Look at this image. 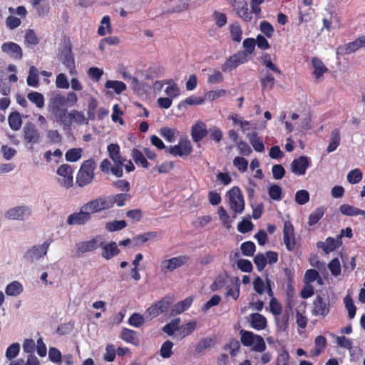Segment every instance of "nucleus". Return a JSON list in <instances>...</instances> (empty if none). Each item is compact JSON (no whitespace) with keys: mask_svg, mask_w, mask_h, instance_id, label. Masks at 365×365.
Listing matches in <instances>:
<instances>
[{"mask_svg":"<svg viewBox=\"0 0 365 365\" xmlns=\"http://www.w3.org/2000/svg\"><path fill=\"white\" fill-rule=\"evenodd\" d=\"M53 240L48 239L41 245H34L28 248L23 255V259L29 264H33L47 255L48 248Z\"/></svg>","mask_w":365,"mask_h":365,"instance_id":"obj_1","label":"nucleus"},{"mask_svg":"<svg viewBox=\"0 0 365 365\" xmlns=\"http://www.w3.org/2000/svg\"><path fill=\"white\" fill-rule=\"evenodd\" d=\"M96 165L93 159L85 160L81 165L76 176V183L80 187L90 184L94 178Z\"/></svg>","mask_w":365,"mask_h":365,"instance_id":"obj_2","label":"nucleus"},{"mask_svg":"<svg viewBox=\"0 0 365 365\" xmlns=\"http://www.w3.org/2000/svg\"><path fill=\"white\" fill-rule=\"evenodd\" d=\"M109 157L114 163L112 168V174L118 178L123 176V166L125 159L120 154V146L115 143H111L107 148Z\"/></svg>","mask_w":365,"mask_h":365,"instance_id":"obj_3","label":"nucleus"},{"mask_svg":"<svg viewBox=\"0 0 365 365\" xmlns=\"http://www.w3.org/2000/svg\"><path fill=\"white\" fill-rule=\"evenodd\" d=\"M32 209L28 205H17L8 209L4 217L8 220L25 221L31 215Z\"/></svg>","mask_w":365,"mask_h":365,"instance_id":"obj_4","label":"nucleus"},{"mask_svg":"<svg viewBox=\"0 0 365 365\" xmlns=\"http://www.w3.org/2000/svg\"><path fill=\"white\" fill-rule=\"evenodd\" d=\"M174 302V299L170 295H167L161 300L149 307L146 312V317L155 318L163 312L167 311Z\"/></svg>","mask_w":365,"mask_h":365,"instance_id":"obj_5","label":"nucleus"},{"mask_svg":"<svg viewBox=\"0 0 365 365\" xmlns=\"http://www.w3.org/2000/svg\"><path fill=\"white\" fill-rule=\"evenodd\" d=\"M190 257L187 255H179L168 259H163L160 262V269L163 272H171L175 269L185 265Z\"/></svg>","mask_w":365,"mask_h":365,"instance_id":"obj_6","label":"nucleus"},{"mask_svg":"<svg viewBox=\"0 0 365 365\" xmlns=\"http://www.w3.org/2000/svg\"><path fill=\"white\" fill-rule=\"evenodd\" d=\"M230 208L237 213H242L245 208L244 198L239 187H234L228 192Z\"/></svg>","mask_w":365,"mask_h":365,"instance_id":"obj_7","label":"nucleus"},{"mask_svg":"<svg viewBox=\"0 0 365 365\" xmlns=\"http://www.w3.org/2000/svg\"><path fill=\"white\" fill-rule=\"evenodd\" d=\"M24 140L26 143L29 150H33V145L38 143L40 133L36 125L32 123H27L23 128Z\"/></svg>","mask_w":365,"mask_h":365,"instance_id":"obj_8","label":"nucleus"},{"mask_svg":"<svg viewBox=\"0 0 365 365\" xmlns=\"http://www.w3.org/2000/svg\"><path fill=\"white\" fill-rule=\"evenodd\" d=\"M102 245L103 237L101 236H96L88 241L79 242L76 244V255L80 257L86 252L94 251Z\"/></svg>","mask_w":365,"mask_h":365,"instance_id":"obj_9","label":"nucleus"},{"mask_svg":"<svg viewBox=\"0 0 365 365\" xmlns=\"http://www.w3.org/2000/svg\"><path fill=\"white\" fill-rule=\"evenodd\" d=\"M58 178V182L66 188L72 187L73 183V170L71 165L63 164L60 165L56 171Z\"/></svg>","mask_w":365,"mask_h":365,"instance_id":"obj_10","label":"nucleus"},{"mask_svg":"<svg viewBox=\"0 0 365 365\" xmlns=\"http://www.w3.org/2000/svg\"><path fill=\"white\" fill-rule=\"evenodd\" d=\"M60 61L68 69L71 76L76 74L75 60L70 46H65L61 51Z\"/></svg>","mask_w":365,"mask_h":365,"instance_id":"obj_11","label":"nucleus"},{"mask_svg":"<svg viewBox=\"0 0 365 365\" xmlns=\"http://www.w3.org/2000/svg\"><path fill=\"white\" fill-rule=\"evenodd\" d=\"M190 141L187 139H180L178 145L169 148L168 151L175 156H187L192 152Z\"/></svg>","mask_w":365,"mask_h":365,"instance_id":"obj_12","label":"nucleus"},{"mask_svg":"<svg viewBox=\"0 0 365 365\" xmlns=\"http://www.w3.org/2000/svg\"><path fill=\"white\" fill-rule=\"evenodd\" d=\"M247 54L244 52H238L237 53L230 56L227 61L222 65L223 71H230L236 68L239 65L247 62Z\"/></svg>","mask_w":365,"mask_h":365,"instance_id":"obj_13","label":"nucleus"},{"mask_svg":"<svg viewBox=\"0 0 365 365\" xmlns=\"http://www.w3.org/2000/svg\"><path fill=\"white\" fill-rule=\"evenodd\" d=\"M3 53L15 60H21L23 57L22 48L21 46L11 41L4 43L1 46Z\"/></svg>","mask_w":365,"mask_h":365,"instance_id":"obj_14","label":"nucleus"},{"mask_svg":"<svg viewBox=\"0 0 365 365\" xmlns=\"http://www.w3.org/2000/svg\"><path fill=\"white\" fill-rule=\"evenodd\" d=\"M329 312V299L328 297L317 296L314 302L313 313L315 316L324 317Z\"/></svg>","mask_w":365,"mask_h":365,"instance_id":"obj_15","label":"nucleus"},{"mask_svg":"<svg viewBox=\"0 0 365 365\" xmlns=\"http://www.w3.org/2000/svg\"><path fill=\"white\" fill-rule=\"evenodd\" d=\"M283 240L287 250L293 251L294 250L296 241L294 236V227L288 221L284 223Z\"/></svg>","mask_w":365,"mask_h":365,"instance_id":"obj_16","label":"nucleus"},{"mask_svg":"<svg viewBox=\"0 0 365 365\" xmlns=\"http://www.w3.org/2000/svg\"><path fill=\"white\" fill-rule=\"evenodd\" d=\"M232 7L237 14L245 21L252 19L251 13L249 12L247 4L245 0H230Z\"/></svg>","mask_w":365,"mask_h":365,"instance_id":"obj_17","label":"nucleus"},{"mask_svg":"<svg viewBox=\"0 0 365 365\" xmlns=\"http://www.w3.org/2000/svg\"><path fill=\"white\" fill-rule=\"evenodd\" d=\"M310 160L307 156H300L294 159L291 165V170L297 175H303L307 169L309 167Z\"/></svg>","mask_w":365,"mask_h":365,"instance_id":"obj_18","label":"nucleus"},{"mask_svg":"<svg viewBox=\"0 0 365 365\" xmlns=\"http://www.w3.org/2000/svg\"><path fill=\"white\" fill-rule=\"evenodd\" d=\"M91 219L90 212H87L86 210L83 208V206L81 208L80 212H74L68 215L67 218V223L69 225H84L87 222H88Z\"/></svg>","mask_w":365,"mask_h":365,"instance_id":"obj_19","label":"nucleus"},{"mask_svg":"<svg viewBox=\"0 0 365 365\" xmlns=\"http://www.w3.org/2000/svg\"><path fill=\"white\" fill-rule=\"evenodd\" d=\"M66 103L65 96L57 93L53 95L49 100L48 108L52 113H57L66 108Z\"/></svg>","mask_w":365,"mask_h":365,"instance_id":"obj_20","label":"nucleus"},{"mask_svg":"<svg viewBox=\"0 0 365 365\" xmlns=\"http://www.w3.org/2000/svg\"><path fill=\"white\" fill-rule=\"evenodd\" d=\"M193 302V297H188L185 299L176 303L170 310V315L173 317L182 314L189 309Z\"/></svg>","mask_w":365,"mask_h":365,"instance_id":"obj_21","label":"nucleus"},{"mask_svg":"<svg viewBox=\"0 0 365 365\" xmlns=\"http://www.w3.org/2000/svg\"><path fill=\"white\" fill-rule=\"evenodd\" d=\"M207 132L205 124L202 121H198L192 128L191 135L193 141L197 143L206 136Z\"/></svg>","mask_w":365,"mask_h":365,"instance_id":"obj_22","label":"nucleus"},{"mask_svg":"<svg viewBox=\"0 0 365 365\" xmlns=\"http://www.w3.org/2000/svg\"><path fill=\"white\" fill-rule=\"evenodd\" d=\"M99 247L102 248V257L106 259H110L114 256H116L120 252L118 245L115 242H111L108 244L105 245L103 241L102 246Z\"/></svg>","mask_w":365,"mask_h":365,"instance_id":"obj_23","label":"nucleus"},{"mask_svg":"<svg viewBox=\"0 0 365 365\" xmlns=\"http://www.w3.org/2000/svg\"><path fill=\"white\" fill-rule=\"evenodd\" d=\"M246 136L256 152L262 153L264 150L262 139L258 135L257 133L255 131L248 133Z\"/></svg>","mask_w":365,"mask_h":365,"instance_id":"obj_24","label":"nucleus"},{"mask_svg":"<svg viewBox=\"0 0 365 365\" xmlns=\"http://www.w3.org/2000/svg\"><path fill=\"white\" fill-rule=\"evenodd\" d=\"M339 245V241L332 237L327 238L325 242H318L317 247L321 248L326 254L335 250Z\"/></svg>","mask_w":365,"mask_h":365,"instance_id":"obj_25","label":"nucleus"},{"mask_svg":"<svg viewBox=\"0 0 365 365\" xmlns=\"http://www.w3.org/2000/svg\"><path fill=\"white\" fill-rule=\"evenodd\" d=\"M315 346L311 349L310 354L312 356H319L323 352L327 346V339L323 336H317L314 340Z\"/></svg>","mask_w":365,"mask_h":365,"instance_id":"obj_26","label":"nucleus"},{"mask_svg":"<svg viewBox=\"0 0 365 365\" xmlns=\"http://www.w3.org/2000/svg\"><path fill=\"white\" fill-rule=\"evenodd\" d=\"M120 337L123 341L135 346L138 345L140 342L137 333L127 328L123 329L120 333Z\"/></svg>","mask_w":365,"mask_h":365,"instance_id":"obj_27","label":"nucleus"},{"mask_svg":"<svg viewBox=\"0 0 365 365\" xmlns=\"http://www.w3.org/2000/svg\"><path fill=\"white\" fill-rule=\"evenodd\" d=\"M57 121L66 127H70L71 125V111L68 112L67 108H63L57 113H52Z\"/></svg>","mask_w":365,"mask_h":365,"instance_id":"obj_28","label":"nucleus"},{"mask_svg":"<svg viewBox=\"0 0 365 365\" xmlns=\"http://www.w3.org/2000/svg\"><path fill=\"white\" fill-rule=\"evenodd\" d=\"M312 64L314 68L313 75L317 78L322 77L328 71L324 63L319 58H312Z\"/></svg>","mask_w":365,"mask_h":365,"instance_id":"obj_29","label":"nucleus"},{"mask_svg":"<svg viewBox=\"0 0 365 365\" xmlns=\"http://www.w3.org/2000/svg\"><path fill=\"white\" fill-rule=\"evenodd\" d=\"M259 81L263 91L272 90L275 83L274 77L267 71L259 77Z\"/></svg>","mask_w":365,"mask_h":365,"instance_id":"obj_30","label":"nucleus"},{"mask_svg":"<svg viewBox=\"0 0 365 365\" xmlns=\"http://www.w3.org/2000/svg\"><path fill=\"white\" fill-rule=\"evenodd\" d=\"M24 290L23 285L18 281H13L7 284L5 288L6 295L16 297L22 293Z\"/></svg>","mask_w":365,"mask_h":365,"instance_id":"obj_31","label":"nucleus"},{"mask_svg":"<svg viewBox=\"0 0 365 365\" xmlns=\"http://www.w3.org/2000/svg\"><path fill=\"white\" fill-rule=\"evenodd\" d=\"M340 140V131L339 129L335 128L331 133L330 140L327 146V151L328 153H331L334 151L339 145Z\"/></svg>","mask_w":365,"mask_h":365,"instance_id":"obj_32","label":"nucleus"},{"mask_svg":"<svg viewBox=\"0 0 365 365\" xmlns=\"http://www.w3.org/2000/svg\"><path fill=\"white\" fill-rule=\"evenodd\" d=\"M159 133L166 141L173 143L176 140L178 131L175 128L163 127L160 129Z\"/></svg>","mask_w":365,"mask_h":365,"instance_id":"obj_33","label":"nucleus"},{"mask_svg":"<svg viewBox=\"0 0 365 365\" xmlns=\"http://www.w3.org/2000/svg\"><path fill=\"white\" fill-rule=\"evenodd\" d=\"M166 84L168 85L165 90L166 96L171 99L178 97L180 94V89L176 83L173 80H168L166 81Z\"/></svg>","mask_w":365,"mask_h":365,"instance_id":"obj_34","label":"nucleus"},{"mask_svg":"<svg viewBox=\"0 0 365 365\" xmlns=\"http://www.w3.org/2000/svg\"><path fill=\"white\" fill-rule=\"evenodd\" d=\"M28 99L36 105V106L38 108H43L44 103V97L43 96L36 91H31L27 95Z\"/></svg>","mask_w":365,"mask_h":365,"instance_id":"obj_35","label":"nucleus"},{"mask_svg":"<svg viewBox=\"0 0 365 365\" xmlns=\"http://www.w3.org/2000/svg\"><path fill=\"white\" fill-rule=\"evenodd\" d=\"M10 128L14 130H18L21 127L22 120L20 114L18 112L10 113L8 118Z\"/></svg>","mask_w":365,"mask_h":365,"instance_id":"obj_36","label":"nucleus"},{"mask_svg":"<svg viewBox=\"0 0 365 365\" xmlns=\"http://www.w3.org/2000/svg\"><path fill=\"white\" fill-rule=\"evenodd\" d=\"M196 327L195 321H190L182 326L178 325V335L182 338L190 334Z\"/></svg>","mask_w":365,"mask_h":365,"instance_id":"obj_37","label":"nucleus"},{"mask_svg":"<svg viewBox=\"0 0 365 365\" xmlns=\"http://www.w3.org/2000/svg\"><path fill=\"white\" fill-rule=\"evenodd\" d=\"M26 82L31 87L36 88L38 86V71L34 66H31L29 68Z\"/></svg>","mask_w":365,"mask_h":365,"instance_id":"obj_38","label":"nucleus"},{"mask_svg":"<svg viewBox=\"0 0 365 365\" xmlns=\"http://www.w3.org/2000/svg\"><path fill=\"white\" fill-rule=\"evenodd\" d=\"M132 158L137 165H140V166L145 168L148 167L149 163L148 160L145 158L144 154L139 150L135 148L133 149Z\"/></svg>","mask_w":365,"mask_h":365,"instance_id":"obj_39","label":"nucleus"},{"mask_svg":"<svg viewBox=\"0 0 365 365\" xmlns=\"http://www.w3.org/2000/svg\"><path fill=\"white\" fill-rule=\"evenodd\" d=\"M101 25L99 26L98 29V34L103 36L106 34H111L112 29L110 24V17L108 16H104L101 21Z\"/></svg>","mask_w":365,"mask_h":365,"instance_id":"obj_40","label":"nucleus"},{"mask_svg":"<svg viewBox=\"0 0 365 365\" xmlns=\"http://www.w3.org/2000/svg\"><path fill=\"white\" fill-rule=\"evenodd\" d=\"M81 148H71L66 151L65 158L68 162H76L81 158Z\"/></svg>","mask_w":365,"mask_h":365,"instance_id":"obj_41","label":"nucleus"},{"mask_svg":"<svg viewBox=\"0 0 365 365\" xmlns=\"http://www.w3.org/2000/svg\"><path fill=\"white\" fill-rule=\"evenodd\" d=\"M228 280L226 274H220L211 284L210 288L212 291L220 289L227 284Z\"/></svg>","mask_w":365,"mask_h":365,"instance_id":"obj_42","label":"nucleus"},{"mask_svg":"<svg viewBox=\"0 0 365 365\" xmlns=\"http://www.w3.org/2000/svg\"><path fill=\"white\" fill-rule=\"evenodd\" d=\"M106 88H112L118 94L123 92L126 88L125 84L122 81H107L105 84Z\"/></svg>","mask_w":365,"mask_h":365,"instance_id":"obj_43","label":"nucleus"},{"mask_svg":"<svg viewBox=\"0 0 365 365\" xmlns=\"http://www.w3.org/2000/svg\"><path fill=\"white\" fill-rule=\"evenodd\" d=\"M240 295V283L238 279H236L235 282H232V285L228 287V289L226 292V296L230 297L233 299L237 300Z\"/></svg>","mask_w":365,"mask_h":365,"instance_id":"obj_44","label":"nucleus"},{"mask_svg":"<svg viewBox=\"0 0 365 365\" xmlns=\"http://www.w3.org/2000/svg\"><path fill=\"white\" fill-rule=\"evenodd\" d=\"M363 175L359 168H355L348 173L346 179L351 184H356L362 179Z\"/></svg>","mask_w":365,"mask_h":365,"instance_id":"obj_45","label":"nucleus"},{"mask_svg":"<svg viewBox=\"0 0 365 365\" xmlns=\"http://www.w3.org/2000/svg\"><path fill=\"white\" fill-rule=\"evenodd\" d=\"M173 343L170 341H165L161 346L160 349V355L165 359L169 358L173 354Z\"/></svg>","mask_w":365,"mask_h":365,"instance_id":"obj_46","label":"nucleus"},{"mask_svg":"<svg viewBox=\"0 0 365 365\" xmlns=\"http://www.w3.org/2000/svg\"><path fill=\"white\" fill-rule=\"evenodd\" d=\"M241 334V342L245 346H251L254 344L255 337L256 335H254L252 332L248 331L242 330L240 331Z\"/></svg>","mask_w":365,"mask_h":365,"instance_id":"obj_47","label":"nucleus"},{"mask_svg":"<svg viewBox=\"0 0 365 365\" xmlns=\"http://www.w3.org/2000/svg\"><path fill=\"white\" fill-rule=\"evenodd\" d=\"M83 208L86 210L87 212L92 213H97L101 212L100 207V203L98 198L93 200L83 205Z\"/></svg>","mask_w":365,"mask_h":365,"instance_id":"obj_48","label":"nucleus"},{"mask_svg":"<svg viewBox=\"0 0 365 365\" xmlns=\"http://www.w3.org/2000/svg\"><path fill=\"white\" fill-rule=\"evenodd\" d=\"M127 223L125 220H114L106 223V228L109 232H115L125 228Z\"/></svg>","mask_w":365,"mask_h":365,"instance_id":"obj_49","label":"nucleus"},{"mask_svg":"<svg viewBox=\"0 0 365 365\" xmlns=\"http://www.w3.org/2000/svg\"><path fill=\"white\" fill-rule=\"evenodd\" d=\"M268 194L272 200L279 201L282 200V190L278 185H272L268 189Z\"/></svg>","mask_w":365,"mask_h":365,"instance_id":"obj_50","label":"nucleus"},{"mask_svg":"<svg viewBox=\"0 0 365 365\" xmlns=\"http://www.w3.org/2000/svg\"><path fill=\"white\" fill-rule=\"evenodd\" d=\"M214 341L212 338L206 337L202 339L195 347V351L197 353H201L205 351L206 349L211 347L213 346Z\"/></svg>","mask_w":365,"mask_h":365,"instance_id":"obj_51","label":"nucleus"},{"mask_svg":"<svg viewBox=\"0 0 365 365\" xmlns=\"http://www.w3.org/2000/svg\"><path fill=\"white\" fill-rule=\"evenodd\" d=\"M73 121L80 125L88 124V120L86 118L84 113L76 110H71V123Z\"/></svg>","mask_w":365,"mask_h":365,"instance_id":"obj_52","label":"nucleus"},{"mask_svg":"<svg viewBox=\"0 0 365 365\" xmlns=\"http://www.w3.org/2000/svg\"><path fill=\"white\" fill-rule=\"evenodd\" d=\"M309 200V193L305 190H298L295 194V201L299 205H303Z\"/></svg>","mask_w":365,"mask_h":365,"instance_id":"obj_53","label":"nucleus"},{"mask_svg":"<svg viewBox=\"0 0 365 365\" xmlns=\"http://www.w3.org/2000/svg\"><path fill=\"white\" fill-rule=\"evenodd\" d=\"M344 302L347 309L349 317L350 319L354 318L356 314V307L354 304L352 299L350 296L347 295L344 297Z\"/></svg>","mask_w":365,"mask_h":365,"instance_id":"obj_54","label":"nucleus"},{"mask_svg":"<svg viewBox=\"0 0 365 365\" xmlns=\"http://www.w3.org/2000/svg\"><path fill=\"white\" fill-rule=\"evenodd\" d=\"M324 211L323 208H318L315 211L312 212L309 217V225L310 226L317 224L319 220L323 217Z\"/></svg>","mask_w":365,"mask_h":365,"instance_id":"obj_55","label":"nucleus"},{"mask_svg":"<svg viewBox=\"0 0 365 365\" xmlns=\"http://www.w3.org/2000/svg\"><path fill=\"white\" fill-rule=\"evenodd\" d=\"M233 165L242 173L247 170L248 166V161L242 157H235L233 160Z\"/></svg>","mask_w":365,"mask_h":365,"instance_id":"obj_56","label":"nucleus"},{"mask_svg":"<svg viewBox=\"0 0 365 365\" xmlns=\"http://www.w3.org/2000/svg\"><path fill=\"white\" fill-rule=\"evenodd\" d=\"M240 249L244 255L252 256L255 251V245L251 241H247L241 245Z\"/></svg>","mask_w":365,"mask_h":365,"instance_id":"obj_57","label":"nucleus"},{"mask_svg":"<svg viewBox=\"0 0 365 365\" xmlns=\"http://www.w3.org/2000/svg\"><path fill=\"white\" fill-rule=\"evenodd\" d=\"M230 33L232 39L235 41L240 42L242 40V30L240 25L237 23H234L230 25Z\"/></svg>","mask_w":365,"mask_h":365,"instance_id":"obj_58","label":"nucleus"},{"mask_svg":"<svg viewBox=\"0 0 365 365\" xmlns=\"http://www.w3.org/2000/svg\"><path fill=\"white\" fill-rule=\"evenodd\" d=\"M359 208L348 204L341 205L339 207V210L341 214L346 216H356Z\"/></svg>","mask_w":365,"mask_h":365,"instance_id":"obj_59","label":"nucleus"},{"mask_svg":"<svg viewBox=\"0 0 365 365\" xmlns=\"http://www.w3.org/2000/svg\"><path fill=\"white\" fill-rule=\"evenodd\" d=\"M19 344L14 343L7 348L6 351V356L8 359L11 360L19 354Z\"/></svg>","mask_w":365,"mask_h":365,"instance_id":"obj_60","label":"nucleus"},{"mask_svg":"<svg viewBox=\"0 0 365 365\" xmlns=\"http://www.w3.org/2000/svg\"><path fill=\"white\" fill-rule=\"evenodd\" d=\"M130 195L128 193H120L115 195H111L113 201V205L116 204L118 207H122L125 205V201L129 200Z\"/></svg>","mask_w":365,"mask_h":365,"instance_id":"obj_61","label":"nucleus"},{"mask_svg":"<svg viewBox=\"0 0 365 365\" xmlns=\"http://www.w3.org/2000/svg\"><path fill=\"white\" fill-rule=\"evenodd\" d=\"M328 268L332 275L337 277L341 274V265L339 259H333L328 264Z\"/></svg>","mask_w":365,"mask_h":365,"instance_id":"obj_62","label":"nucleus"},{"mask_svg":"<svg viewBox=\"0 0 365 365\" xmlns=\"http://www.w3.org/2000/svg\"><path fill=\"white\" fill-rule=\"evenodd\" d=\"M101 210L103 211L106 210H108L113 207V201L111 198V195L98 197Z\"/></svg>","mask_w":365,"mask_h":365,"instance_id":"obj_63","label":"nucleus"},{"mask_svg":"<svg viewBox=\"0 0 365 365\" xmlns=\"http://www.w3.org/2000/svg\"><path fill=\"white\" fill-rule=\"evenodd\" d=\"M237 148L239 150V153L245 156H249L252 151L251 147L243 140L237 143Z\"/></svg>","mask_w":365,"mask_h":365,"instance_id":"obj_64","label":"nucleus"}]
</instances>
